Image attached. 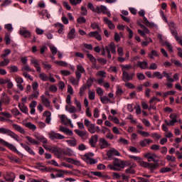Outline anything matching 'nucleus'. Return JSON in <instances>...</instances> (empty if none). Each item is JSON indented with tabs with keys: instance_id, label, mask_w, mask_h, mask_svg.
Segmentation results:
<instances>
[{
	"instance_id": "nucleus-4",
	"label": "nucleus",
	"mask_w": 182,
	"mask_h": 182,
	"mask_svg": "<svg viewBox=\"0 0 182 182\" xmlns=\"http://www.w3.org/2000/svg\"><path fill=\"white\" fill-rule=\"evenodd\" d=\"M168 26L171 29V34L175 36L176 41H177V42H178V43L181 45V46L182 47V37L181 36H178V34L177 33V31L176 30V28H174V26H176V25L174 24V22L171 21L168 23Z\"/></svg>"
},
{
	"instance_id": "nucleus-1",
	"label": "nucleus",
	"mask_w": 182,
	"mask_h": 182,
	"mask_svg": "<svg viewBox=\"0 0 182 182\" xmlns=\"http://www.w3.org/2000/svg\"><path fill=\"white\" fill-rule=\"evenodd\" d=\"M129 159L132 160H134V161H136V163H139V164L141 166V167H144L145 168H149V170L151 171V173H153L154 170L159 168V163H149L143 161V159L140 156H129Z\"/></svg>"
},
{
	"instance_id": "nucleus-22",
	"label": "nucleus",
	"mask_w": 182,
	"mask_h": 182,
	"mask_svg": "<svg viewBox=\"0 0 182 182\" xmlns=\"http://www.w3.org/2000/svg\"><path fill=\"white\" fill-rule=\"evenodd\" d=\"M1 102L4 103V105H9L11 102V98L6 95V93L3 92L1 94Z\"/></svg>"
},
{
	"instance_id": "nucleus-54",
	"label": "nucleus",
	"mask_w": 182,
	"mask_h": 182,
	"mask_svg": "<svg viewBox=\"0 0 182 182\" xmlns=\"http://www.w3.org/2000/svg\"><path fill=\"white\" fill-rule=\"evenodd\" d=\"M90 28H92V29L93 30L98 29L100 32H102V30L100 29V26H99V24L96 22L91 23Z\"/></svg>"
},
{
	"instance_id": "nucleus-11",
	"label": "nucleus",
	"mask_w": 182,
	"mask_h": 182,
	"mask_svg": "<svg viewBox=\"0 0 182 182\" xmlns=\"http://www.w3.org/2000/svg\"><path fill=\"white\" fill-rule=\"evenodd\" d=\"M3 177L6 180V181H10V182L15 181V173L12 172H6L3 175Z\"/></svg>"
},
{
	"instance_id": "nucleus-21",
	"label": "nucleus",
	"mask_w": 182,
	"mask_h": 182,
	"mask_svg": "<svg viewBox=\"0 0 182 182\" xmlns=\"http://www.w3.org/2000/svg\"><path fill=\"white\" fill-rule=\"evenodd\" d=\"M98 139H99V136L96 134L91 136V138L89 140V143L92 147L96 146V143H97Z\"/></svg>"
},
{
	"instance_id": "nucleus-32",
	"label": "nucleus",
	"mask_w": 182,
	"mask_h": 182,
	"mask_svg": "<svg viewBox=\"0 0 182 182\" xmlns=\"http://www.w3.org/2000/svg\"><path fill=\"white\" fill-rule=\"evenodd\" d=\"M54 26L58 30V33H60V34L63 33V29L65 28L63 24H62L60 23H57L54 24Z\"/></svg>"
},
{
	"instance_id": "nucleus-12",
	"label": "nucleus",
	"mask_w": 182,
	"mask_h": 182,
	"mask_svg": "<svg viewBox=\"0 0 182 182\" xmlns=\"http://www.w3.org/2000/svg\"><path fill=\"white\" fill-rule=\"evenodd\" d=\"M82 73H86V70L82 65H77V70L75 72L77 79H80V77H82Z\"/></svg>"
},
{
	"instance_id": "nucleus-28",
	"label": "nucleus",
	"mask_w": 182,
	"mask_h": 182,
	"mask_svg": "<svg viewBox=\"0 0 182 182\" xmlns=\"http://www.w3.org/2000/svg\"><path fill=\"white\" fill-rule=\"evenodd\" d=\"M88 59H90L91 63L93 65L94 68L97 69V70H99V67L96 66V58L93 56L92 54H87V55Z\"/></svg>"
},
{
	"instance_id": "nucleus-5",
	"label": "nucleus",
	"mask_w": 182,
	"mask_h": 182,
	"mask_svg": "<svg viewBox=\"0 0 182 182\" xmlns=\"http://www.w3.org/2000/svg\"><path fill=\"white\" fill-rule=\"evenodd\" d=\"M0 144L2 146H5V147H8L10 150H12V151H14V153H16L18 154V156H22V154L18 151L16 147L14 146L12 144H9L8 141H5L4 139L0 138Z\"/></svg>"
},
{
	"instance_id": "nucleus-18",
	"label": "nucleus",
	"mask_w": 182,
	"mask_h": 182,
	"mask_svg": "<svg viewBox=\"0 0 182 182\" xmlns=\"http://www.w3.org/2000/svg\"><path fill=\"white\" fill-rule=\"evenodd\" d=\"M107 156L109 158L113 157V156H120V152H119V151H117L116 149L112 148L110 150L107 151Z\"/></svg>"
},
{
	"instance_id": "nucleus-61",
	"label": "nucleus",
	"mask_w": 182,
	"mask_h": 182,
	"mask_svg": "<svg viewBox=\"0 0 182 182\" xmlns=\"http://www.w3.org/2000/svg\"><path fill=\"white\" fill-rule=\"evenodd\" d=\"M95 92L93 91H89L88 92V97L90 99V100H95Z\"/></svg>"
},
{
	"instance_id": "nucleus-29",
	"label": "nucleus",
	"mask_w": 182,
	"mask_h": 182,
	"mask_svg": "<svg viewBox=\"0 0 182 182\" xmlns=\"http://www.w3.org/2000/svg\"><path fill=\"white\" fill-rule=\"evenodd\" d=\"M23 126L29 129V130H32V132H35L36 130V125L33 124L32 122H25L23 123Z\"/></svg>"
},
{
	"instance_id": "nucleus-60",
	"label": "nucleus",
	"mask_w": 182,
	"mask_h": 182,
	"mask_svg": "<svg viewBox=\"0 0 182 182\" xmlns=\"http://www.w3.org/2000/svg\"><path fill=\"white\" fill-rule=\"evenodd\" d=\"M154 56L157 57L159 56V54L157 53V51L153 50L151 53L149 54V58H150V59H154Z\"/></svg>"
},
{
	"instance_id": "nucleus-31",
	"label": "nucleus",
	"mask_w": 182,
	"mask_h": 182,
	"mask_svg": "<svg viewBox=\"0 0 182 182\" xmlns=\"http://www.w3.org/2000/svg\"><path fill=\"white\" fill-rule=\"evenodd\" d=\"M21 147H23L25 150H26L28 151V153H29V154H31L32 156H35V152L33 151V150H32V149L30 148L29 146L21 143Z\"/></svg>"
},
{
	"instance_id": "nucleus-6",
	"label": "nucleus",
	"mask_w": 182,
	"mask_h": 182,
	"mask_svg": "<svg viewBox=\"0 0 182 182\" xmlns=\"http://www.w3.org/2000/svg\"><path fill=\"white\" fill-rule=\"evenodd\" d=\"M105 50L107 53V58L108 59H112V54L116 55V45H114V43H111L108 46H105ZM111 52V53H110Z\"/></svg>"
},
{
	"instance_id": "nucleus-20",
	"label": "nucleus",
	"mask_w": 182,
	"mask_h": 182,
	"mask_svg": "<svg viewBox=\"0 0 182 182\" xmlns=\"http://www.w3.org/2000/svg\"><path fill=\"white\" fill-rule=\"evenodd\" d=\"M41 99L43 105L46 107L47 108L50 107V101L49 100V99H48L45 95H41Z\"/></svg>"
},
{
	"instance_id": "nucleus-41",
	"label": "nucleus",
	"mask_w": 182,
	"mask_h": 182,
	"mask_svg": "<svg viewBox=\"0 0 182 182\" xmlns=\"http://www.w3.org/2000/svg\"><path fill=\"white\" fill-rule=\"evenodd\" d=\"M105 129L108 132V133L106 134V139H109V140H113L114 139V135L112 134V132L109 128H105Z\"/></svg>"
},
{
	"instance_id": "nucleus-49",
	"label": "nucleus",
	"mask_w": 182,
	"mask_h": 182,
	"mask_svg": "<svg viewBox=\"0 0 182 182\" xmlns=\"http://www.w3.org/2000/svg\"><path fill=\"white\" fill-rule=\"evenodd\" d=\"M55 156L58 157V159H60V157L63 156V149L58 147L57 149V151L55 152Z\"/></svg>"
},
{
	"instance_id": "nucleus-55",
	"label": "nucleus",
	"mask_w": 182,
	"mask_h": 182,
	"mask_svg": "<svg viewBox=\"0 0 182 182\" xmlns=\"http://www.w3.org/2000/svg\"><path fill=\"white\" fill-rule=\"evenodd\" d=\"M54 63H55V65H58V66H63V68H68V63L65 61L55 60Z\"/></svg>"
},
{
	"instance_id": "nucleus-36",
	"label": "nucleus",
	"mask_w": 182,
	"mask_h": 182,
	"mask_svg": "<svg viewBox=\"0 0 182 182\" xmlns=\"http://www.w3.org/2000/svg\"><path fill=\"white\" fill-rule=\"evenodd\" d=\"M65 110H67V112H69V113H76L77 112L76 107L73 105L66 106Z\"/></svg>"
},
{
	"instance_id": "nucleus-14",
	"label": "nucleus",
	"mask_w": 182,
	"mask_h": 182,
	"mask_svg": "<svg viewBox=\"0 0 182 182\" xmlns=\"http://www.w3.org/2000/svg\"><path fill=\"white\" fill-rule=\"evenodd\" d=\"M19 33L21 36H23V38H26L27 39H29V38H31V36H32V33H31V31L26 30V28H21L19 30Z\"/></svg>"
},
{
	"instance_id": "nucleus-35",
	"label": "nucleus",
	"mask_w": 182,
	"mask_h": 182,
	"mask_svg": "<svg viewBox=\"0 0 182 182\" xmlns=\"http://www.w3.org/2000/svg\"><path fill=\"white\" fill-rule=\"evenodd\" d=\"M137 66H139L141 69H144V70L149 69V63L146 61L138 62Z\"/></svg>"
},
{
	"instance_id": "nucleus-48",
	"label": "nucleus",
	"mask_w": 182,
	"mask_h": 182,
	"mask_svg": "<svg viewBox=\"0 0 182 182\" xmlns=\"http://www.w3.org/2000/svg\"><path fill=\"white\" fill-rule=\"evenodd\" d=\"M4 60L0 62V68H4V66H8L11 60L8 58H3Z\"/></svg>"
},
{
	"instance_id": "nucleus-34",
	"label": "nucleus",
	"mask_w": 182,
	"mask_h": 182,
	"mask_svg": "<svg viewBox=\"0 0 182 182\" xmlns=\"http://www.w3.org/2000/svg\"><path fill=\"white\" fill-rule=\"evenodd\" d=\"M26 139L28 140V143H30V144H36V146H39L40 143L38 140L29 136H26Z\"/></svg>"
},
{
	"instance_id": "nucleus-15",
	"label": "nucleus",
	"mask_w": 182,
	"mask_h": 182,
	"mask_svg": "<svg viewBox=\"0 0 182 182\" xmlns=\"http://www.w3.org/2000/svg\"><path fill=\"white\" fill-rule=\"evenodd\" d=\"M99 146L100 147V149H107V147H109L110 146V144H109V142L107 141V140H106V139L105 138H100L99 139Z\"/></svg>"
},
{
	"instance_id": "nucleus-25",
	"label": "nucleus",
	"mask_w": 182,
	"mask_h": 182,
	"mask_svg": "<svg viewBox=\"0 0 182 182\" xmlns=\"http://www.w3.org/2000/svg\"><path fill=\"white\" fill-rule=\"evenodd\" d=\"M103 21H104L105 23H106V25H107V26H108V28H109V29H114L115 26H114V24L113 23V22H112V21L109 20V18H107V17H104Z\"/></svg>"
},
{
	"instance_id": "nucleus-52",
	"label": "nucleus",
	"mask_w": 182,
	"mask_h": 182,
	"mask_svg": "<svg viewBox=\"0 0 182 182\" xmlns=\"http://www.w3.org/2000/svg\"><path fill=\"white\" fill-rule=\"evenodd\" d=\"M137 132L139 134H140V136H142V137H150V134L147 132L139 129Z\"/></svg>"
},
{
	"instance_id": "nucleus-23",
	"label": "nucleus",
	"mask_w": 182,
	"mask_h": 182,
	"mask_svg": "<svg viewBox=\"0 0 182 182\" xmlns=\"http://www.w3.org/2000/svg\"><path fill=\"white\" fill-rule=\"evenodd\" d=\"M12 127H14L16 132H18V133H21V134H26V132L22 127L16 124H13Z\"/></svg>"
},
{
	"instance_id": "nucleus-17",
	"label": "nucleus",
	"mask_w": 182,
	"mask_h": 182,
	"mask_svg": "<svg viewBox=\"0 0 182 182\" xmlns=\"http://www.w3.org/2000/svg\"><path fill=\"white\" fill-rule=\"evenodd\" d=\"M139 16L144 17V19H143L144 23L146 26H153V25H154L153 23H150V21H149V20H147V18H146L144 16V10H141L140 11H139Z\"/></svg>"
},
{
	"instance_id": "nucleus-16",
	"label": "nucleus",
	"mask_w": 182,
	"mask_h": 182,
	"mask_svg": "<svg viewBox=\"0 0 182 182\" xmlns=\"http://www.w3.org/2000/svg\"><path fill=\"white\" fill-rule=\"evenodd\" d=\"M31 65H33L34 68H36L37 72L41 73L42 72V69L41 68V65H39V60L36 58H33L31 60Z\"/></svg>"
},
{
	"instance_id": "nucleus-40",
	"label": "nucleus",
	"mask_w": 182,
	"mask_h": 182,
	"mask_svg": "<svg viewBox=\"0 0 182 182\" xmlns=\"http://www.w3.org/2000/svg\"><path fill=\"white\" fill-rule=\"evenodd\" d=\"M87 90V85H83L80 88L79 95L80 96V97H82V96L85 95V92H86Z\"/></svg>"
},
{
	"instance_id": "nucleus-30",
	"label": "nucleus",
	"mask_w": 182,
	"mask_h": 182,
	"mask_svg": "<svg viewBox=\"0 0 182 182\" xmlns=\"http://www.w3.org/2000/svg\"><path fill=\"white\" fill-rule=\"evenodd\" d=\"M107 7H106V6H100V7L99 6H97V14H106L107 11Z\"/></svg>"
},
{
	"instance_id": "nucleus-47",
	"label": "nucleus",
	"mask_w": 182,
	"mask_h": 182,
	"mask_svg": "<svg viewBox=\"0 0 182 182\" xmlns=\"http://www.w3.org/2000/svg\"><path fill=\"white\" fill-rule=\"evenodd\" d=\"M162 75H164V76L165 77H166V80H167L168 82H171V83H172L173 82H174V79H173V78L171 77V76L168 75V73L167 72L163 71Z\"/></svg>"
},
{
	"instance_id": "nucleus-59",
	"label": "nucleus",
	"mask_w": 182,
	"mask_h": 182,
	"mask_svg": "<svg viewBox=\"0 0 182 182\" xmlns=\"http://www.w3.org/2000/svg\"><path fill=\"white\" fill-rule=\"evenodd\" d=\"M100 100L104 105H106L107 103H109V102H110V99H109V97L106 96L101 97Z\"/></svg>"
},
{
	"instance_id": "nucleus-53",
	"label": "nucleus",
	"mask_w": 182,
	"mask_h": 182,
	"mask_svg": "<svg viewBox=\"0 0 182 182\" xmlns=\"http://www.w3.org/2000/svg\"><path fill=\"white\" fill-rule=\"evenodd\" d=\"M8 69L12 73H16V72H18L19 70V68H18V66H16V65L9 66Z\"/></svg>"
},
{
	"instance_id": "nucleus-64",
	"label": "nucleus",
	"mask_w": 182,
	"mask_h": 182,
	"mask_svg": "<svg viewBox=\"0 0 182 182\" xmlns=\"http://www.w3.org/2000/svg\"><path fill=\"white\" fill-rule=\"evenodd\" d=\"M32 99H38L39 97V90L33 91L31 94Z\"/></svg>"
},
{
	"instance_id": "nucleus-9",
	"label": "nucleus",
	"mask_w": 182,
	"mask_h": 182,
	"mask_svg": "<svg viewBox=\"0 0 182 182\" xmlns=\"http://www.w3.org/2000/svg\"><path fill=\"white\" fill-rule=\"evenodd\" d=\"M100 31H91L87 34L88 38H95L97 41H102V36L100 35Z\"/></svg>"
},
{
	"instance_id": "nucleus-51",
	"label": "nucleus",
	"mask_w": 182,
	"mask_h": 182,
	"mask_svg": "<svg viewBox=\"0 0 182 182\" xmlns=\"http://www.w3.org/2000/svg\"><path fill=\"white\" fill-rule=\"evenodd\" d=\"M146 159H147L148 161L151 162V161H154V163H157L159 161L156 159H154L152 154L149 153L147 154H146L145 156Z\"/></svg>"
},
{
	"instance_id": "nucleus-7",
	"label": "nucleus",
	"mask_w": 182,
	"mask_h": 182,
	"mask_svg": "<svg viewBox=\"0 0 182 182\" xmlns=\"http://www.w3.org/2000/svg\"><path fill=\"white\" fill-rule=\"evenodd\" d=\"M48 137L50 140H63V139H65V136L57 133L55 131H50L48 132Z\"/></svg>"
},
{
	"instance_id": "nucleus-63",
	"label": "nucleus",
	"mask_w": 182,
	"mask_h": 182,
	"mask_svg": "<svg viewBox=\"0 0 182 182\" xmlns=\"http://www.w3.org/2000/svg\"><path fill=\"white\" fill-rule=\"evenodd\" d=\"M166 159L168 161H171L172 163H175L176 161V157L174 156L167 155L166 157Z\"/></svg>"
},
{
	"instance_id": "nucleus-26",
	"label": "nucleus",
	"mask_w": 182,
	"mask_h": 182,
	"mask_svg": "<svg viewBox=\"0 0 182 182\" xmlns=\"http://www.w3.org/2000/svg\"><path fill=\"white\" fill-rule=\"evenodd\" d=\"M60 132H63V133H65V134H68V136H73V132H72V130L69 129V128H67L65 127H60Z\"/></svg>"
},
{
	"instance_id": "nucleus-62",
	"label": "nucleus",
	"mask_w": 182,
	"mask_h": 182,
	"mask_svg": "<svg viewBox=\"0 0 182 182\" xmlns=\"http://www.w3.org/2000/svg\"><path fill=\"white\" fill-rule=\"evenodd\" d=\"M125 173L127 174H134V173H136V171L133 169V166H130L125 170Z\"/></svg>"
},
{
	"instance_id": "nucleus-42",
	"label": "nucleus",
	"mask_w": 182,
	"mask_h": 182,
	"mask_svg": "<svg viewBox=\"0 0 182 182\" xmlns=\"http://www.w3.org/2000/svg\"><path fill=\"white\" fill-rule=\"evenodd\" d=\"M93 156H95V154L92 153L85 154L83 156V160L85 161V163H87L92 159V157H93Z\"/></svg>"
},
{
	"instance_id": "nucleus-50",
	"label": "nucleus",
	"mask_w": 182,
	"mask_h": 182,
	"mask_svg": "<svg viewBox=\"0 0 182 182\" xmlns=\"http://www.w3.org/2000/svg\"><path fill=\"white\" fill-rule=\"evenodd\" d=\"M96 76H98V77H101V79H103V77H106V76H107V74L105 71L100 70L97 73Z\"/></svg>"
},
{
	"instance_id": "nucleus-3",
	"label": "nucleus",
	"mask_w": 182,
	"mask_h": 182,
	"mask_svg": "<svg viewBox=\"0 0 182 182\" xmlns=\"http://www.w3.org/2000/svg\"><path fill=\"white\" fill-rule=\"evenodd\" d=\"M0 134H7V136H9L11 137V139H14V140L18 141V143H21V141H22V139H21L18 134H15V132H12L11 129H8L6 128H0Z\"/></svg>"
},
{
	"instance_id": "nucleus-43",
	"label": "nucleus",
	"mask_w": 182,
	"mask_h": 182,
	"mask_svg": "<svg viewBox=\"0 0 182 182\" xmlns=\"http://www.w3.org/2000/svg\"><path fill=\"white\" fill-rule=\"evenodd\" d=\"M87 129L91 134H95V133H96V125L95 124H91Z\"/></svg>"
},
{
	"instance_id": "nucleus-33",
	"label": "nucleus",
	"mask_w": 182,
	"mask_h": 182,
	"mask_svg": "<svg viewBox=\"0 0 182 182\" xmlns=\"http://www.w3.org/2000/svg\"><path fill=\"white\" fill-rule=\"evenodd\" d=\"M150 143H153V140L145 139L139 141V144L141 147H146L147 144H150Z\"/></svg>"
},
{
	"instance_id": "nucleus-19",
	"label": "nucleus",
	"mask_w": 182,
	"mask_h": 182,
	"mask_svg": "<svg viewBox=\"0 0 182 182\" xmlns=\"http://www.w3.org/2000/svg\"><path fill=\"white\" fill-rule=\"evenodd\" d=\"M43 116L46 117V123H47V124H50V120H52V113H50V112L49 111H45L43 113Z\"/></svg>"
},
{
	"instance_id": "nucleus-57",
	"label": "nucleus",
	"mask_w": 182,
	"mask_h": 182,
	"mask_svg": "<svg viewBox=\"0 0 182 182\" xmlns=\"http://www.w3.org/2000/svg\"><path fill=\"white\" fill-rule=\"evenodd\" d=\"M42 66L44 69H46V70H50V69H52V65L48 63L47 62L42 63Z\"/></svg>"
},
{
	"instance_id": "nucleus-8",
	"label": "nucleus",
	"mask_w": 182,
	"mask_h": 182,
	"mask_svg": "<svg viewBox=\"0 0 182 182\" xmlns=\"http://www.w3.org/2000/svg\"><path fill=\"white\" fill-rule=\"evenodd\" d=\"M134 76V73L129 74L127 71H124L122 73V80L124 82H130V80H133Z\"/></svg>"
},
{
	"instance_id": "nucleus-2",
	"label": "nucleus",
	"mask_w": 182,
	"mask_h": 182,
	"mask_svg": "<svg viewBox=\"0 0 182 182\" xmlns=\"http://www.w3.org/2000/svg\"><path fill=\"white\" fill-rule=\"evenodd\" d=\"M124 167H126V163L119 159H115L112 164L107 166V168L113 171H122Z\"/></svg>"
},
{
	"instance_id": "nucleus-44",
	"label": "nucleus",
	"mask_w": 182,
	"mask_h": 182,
	"mask_svg": "<svg viewBox=\"0 0 182 182\" xmlns=\"http://www.w3.org/2000/svg\"><path fill=\"white\" fill-rule=\"evenodd\" d=\"M21 72H35V70L31 68V66L28 65H24L21 68Z\"/></svg>"
},
{
	"instance_id": "nucleus-38",
	"label": "nucleus",
	"mask_w": 182,
	"mask_h": 182,
	"mask_svg": "<svg viewBox=\"0 0 182 182\" xmlns=\"http://www.w3.org/2000/svg\"><path fill=\"white\" fill-rule=\"evenodd\" d=\"M18 107L22 113L28 114V107H26L25 104H18Z\"/></svg>"
},
{
	"instance_id": "nucleus-37",
	"label": "nucleus",
	"mask_w": 182,
	"mask_h": 182,
	"mask_svg": "<svg viewBox=\"0 0 182 182\" xmlns=\"http://www.w3.org/2000/svg\"><path fill=\"white\" fill-rule=\"evenodd\" d=\"M63 154L64 156H68L69 157H72L75 154L73 150L70 149H63Z\"/></svg>"
},
{
	"instance_id": "nucleus-13",
	"label": "nucleus",
	"mask_w": 182,
	"mask_h": 182,
	"mask_svg": "<svg viewBox=\"0 0 182 182\" xmlns=\"http://www.w3.org/2000/svg\"><path fill=\"white\" fill-rule=\"evenodd\" d=\"M60 119H61V123L63 124H65V126L68 124H70V127L72 129H73V124H72V120H70L69 118H68V117H66V115L62 114Z\"/></svg>"
},
{
	"instance_id": "nucleus-58",
	"label": "nucleus",
	"mask_w": 182,
	"mask_h": 182,
	"mask_svg": "<svg viewBox=\"0 0 182 182\" xmlns=\"http://www.w3.org/2000/svg\"><path fill=\"white\" fill-rule=\"evenodd\" d=\"M153 77H156L157 79H163V75H161V73L156 71L153 74Z\"/></svg>"
},
{
	"instance_id": "nucleus-24",
	"label": "nucleus",
	"mask_w": 182,
	"mask_h": 182,
	"mask_svg": "<svg viewBox=\"0 0 182 182\" xmlns=\"http://www.w3.org/2000/svg\"><path fill=\"white\" fill-rule=\"evenodd\" d=\"M66 142L68 146H70L71 147H76V146H77V139L75 137H72V139L67 140Z\"/></svg>"
},
{
	"instance_id": "nucleus-10",
	"label": "nucleus",
	"mask_w": 182,
	"mask_h": 182,
	"mask_svg": "<svg viewBox=\"0 0 182 182\" xmlns=\"http://www.w3.org/2000/svg\"><path fill=\"white\" fill-rule=\"evenodd\" d=\"M75 133L79 136V137H81L82 140H86L87 137H89V134H87V131L86 130H79V129H75Z\"/></svg>"
},
{
	"instance_id": "nucleus-45",
	"label": "nucleus",
	"mask_w": 182,
	"mask_h": 182,
	"mask_svg": "<svg viewBox=\"0 0 182 182\" xmlns=\"http://www.w3.org/2000/svg\"><path fill=\"white\" fill-rule=\"evenodd\" d=\"M75 33H76V30H75V28H72L68 33V39H75V36H76Z\"/></svg>"
},
{
	"instance_id": "nucleus-27",
	"label": "nucleus",
	"mask_w": 182,
	"mask_h": 182,
	"mask_svg": "<svg viewBox=\"0 0 182 182\" xmlns=\"http://www.w3.org/2000/svg\"><path fill=\"white\" fill-rule=\"evenodd\" d=\"M80 79L76 77L75 78L74 77H70L69 78V82L73 85V86H79V82Z\"/></svg>"
},
{
	"instance_id": "nucleus-46",
	"label": "nucleus",
	"mask_w": 182,
	"mask_h": 182,
	"mask_svg": "<svg viewBox=\"0 0 182 182\" xmlns=\"http://www.w3.org/2000/svg\"><path fill=\"white\" fill-rule=\"evenodd\" d=\"M11 50L6 48L3 50V54L1 55V58L2 59H6V56H9V55H11Z\"/></svg>"
},
{
	"instance_id": "nucleus-39",
	"label": "nucleus",
	"mask_w": 182,
	"mask_h": 182,
	"mask_svg": "<svg viewBox=\"0 0 182 182\" xmlns=\"http://www.w3.org/2000/svg\"><path fill=\"white\" fill-rule=\"evenodd\" d=\"M74 103L77 107V111L78 112H82V103H80V101L77 100V99L74 100Z\"/></svg>"
},
{
	"instance_id": "nucleus-56",
	"label": "nucleus",
	"mask_w": 182,
	"mask_h": 182,
	"mask_svg": "<svg viewBox=\"0 0 182 182\" xmlns=\"http://www.w3.org/2000/svg\"><path fill=\"white\" fill-rule=\"evenodd\" d=\"M121 68H122V73L126 72V70H130V69H132V65L130 64L125 65H122Z\"/></svg>"
}]
</instances>
